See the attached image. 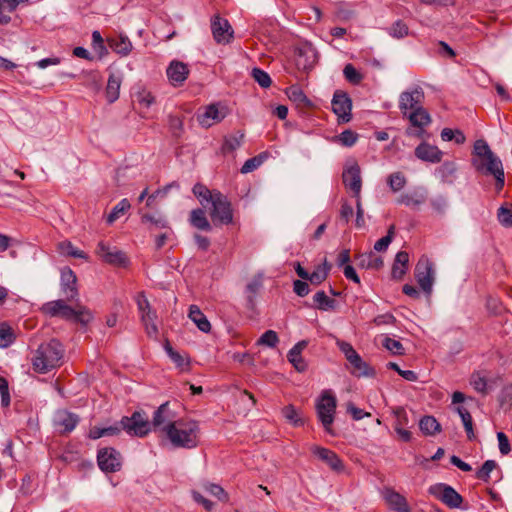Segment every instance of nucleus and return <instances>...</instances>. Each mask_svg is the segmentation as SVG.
I'll return each instance as SVG.
<instances>
[{
	"label": "nucleus",
	"mask_w": 512,
	"mask_h": 512,
	"mask_svg": "<svg viewBox=\"0 0 512 512\" xmlns=\"http://www.w3.org/2000/svg\"><path fill=\"white\" fill-rule=\"evenodd\" d=\"M60 288L64 299L46 302L40 308L41 312L49 317H60L65 321H72L86 326L93 320L91 310L79 303L73 308L67 302L78 301L79 291L77 277L69 267L61 269Z\"/></svg>",
	"instance_id": "1"
},
{
	"label": "nucleus",
	"mask_w": 512,
	"mask_h": 512,
	"mask_svg": "<svg viewBox=\"0 0 512 512\" xmlns=\"http://www.w3.org/2000/svg\"><path fill=\"white\" fill-rule=\"evenodd\" d=\"M193 194L203 207H209V216L215 226L233 223V209L226 195L218 190H210L202 183H196Z\"/></svg>",
	"instance_id": "2"
},
{
	"label": "nucleus",
	"mask_w": 512,
	"mask_h": 512,
	"mask_svg": "<svg viewBox=\"0 0 512 512\" xmlns=\"http://www.w3.org/2000/svg\"><path fill=\"white\" fill-rule=\"evenodd\" d=\"M200 428L196 421L177 419L166 427L165 437L176 447L193 448L197 446Z\"/></svg>",
	"instance_id": "3"
},
{
	"label": "nucleus",
	"mask_w": 512,
	"mask_h": 512,
	"mask_svg": "<svg viewBox=\"0 0 512 512\" xmlns=\"http://www.w3.org/2000/svg\"><path fill=\"white\" fill-rule=\"evenodd\" d=\"M63 355L64 349L58 340L52 339L47 343H42L32 358L34 371L44 374L60 366Z\"/></svg>",
	"instance_id": "4"
},
{
	"label": "nucleus",
	"mask_w": 512,
	"mask_h": 512,
	"mask_svg": "<svg viewBox=\"0 0 512 512\" xmlns=\"http://www.w3.org/2000/svg\"><path fill=\"white\" fill-rule=\"evenodd\" d=\"M472 165L476 171L483 175L493 176L496 180L497 189H502L505 183L502 161L494 153L483 159H472Z\"/></svg>",
	"instance_id": "5"
},
{
	"label": "nucleus",
	"mask_w": 512,
	"mask_h": 512,
	"mask_svg": "<svg viewBox=\"0 0 512 512\" xmlns=\"http://www.w3.org/2000/svg\"><path fill=\"white\" fill-rule=\"evenodd\" d=\"M336 407V397L330 390H324L316 401L317 417L327 432H331Z\"/></svg>",
	"instance_id": "6"
},
{
	"label": "nucleus",
	"mask_w": 512,
	"mask_h": 512,
	"mask_svg": "<svg viewBox=\"0 0 512 512\" xmlns=\"http://www.w3.org/2000/svg\"><path fill=\"white\" fill-rule=\"evenodd\" d=\"M123 431L130 436L144 437L152 430L150 421L144 411H135L130 417L121 419Z\"/></svg>",
	"instance_id": "7"
},
{
	"label": "nucleus",
	"mask_w": 512,
	"mask_h": 512,
	"mask_svg": "<svg viewBox=\"0 0 512 512\" xmlns=\"http://www.w3.org/2000/svg\"><path fill=\"white\" fill-rule=\"evenodd\" d=\"M415 278L420 288L427 294L432 293L434 284V264L426 256H422L415 267Z\"/></svg>",
	"instance_id": "8"
},
{
	"label": "nucleus",
	"mask_w": 512,
	"mask_h": 512,
	"mask_svg": "<svg viewBox=\"0 0 512 512\" xmlns=\"http://www.w3.org/2000/svg\"><path fill=\"white\" fill-rule=\"evenodd\" d=\"M429 493L435 496L451 509L462 508L463 497L451 486L438 483L429 488Z\"/></svg>",
	"instance_id": "9"
},
{
	"label": "nucleus",
	"mask_w": 512,
	"mask_h": 512,
	"mask_svg": "<svg viewBox=\"0 0 512 512\" xmlns=\"http://www.w3.org/2000/svg\"><path fill=\"white\" fill-rule=\"evenodd\" d=\"M318 61V52L310 43H304L295 49V64L299 70L309 72Z\"/></svg>",
	"instance_id": "10"
},
{
	"label": "nucleus",
	"mask_w": 512,
	"mask_h": 512,
	"mask_svg": "<svg viewBox=\"0 0 512 512\" xmlns=\"http://www.w3.org/2000/svg\"><path fill=\"white\" fill-rule=\"evenodd\" d=\"M176 414L170 409V402L162 403L153 413L150 421L154 432H162L166 435V427L171 423H176Z\"/></svg>",
	"instance_id": "11"
},
{
	"label": "nucleus",
	"mask_w": 512,
	"mask_h": 512,
	"mask_svg": "<svg viewBox=\"0 0 512 512\" xmlns=\"http://www.w3.org/2000/svg\"><path fill=\"white\" fill-rule=\"evenodd\" d=\"M96 253L103 261L114 266L125 267L129 263V259L123 251L105 242L98 243Z\"/></svg>",
	"instance_id": "12"
},
{
	"label": "nucleus",
	"mask_w": 512,
	"mask_h": 512,
	"mask_svg": "<svg viewBox=\"0 0 512 512\" xmlns=\"http://www.w3.org/2000/svg\"><path fill=\"white\" fill-rule=\"evenodd\" d=\"M331 105L332 111L338 116L339 122L347 123L351 120L352 100L346 92L335 91Z\"/></svg>",
	"instance_id": "13"
},
{
	"label": "nucleus",
	"mask_w": 512,
	"mask_h": 512,
	"mask_svg": "<svg viewBox=\"0 0 512 512\" xmlns=\"http://www.w3.org/2000/svg\"><path fill=\"white\" fill-rule=\"evenodd\" d=\"M226 115L227 112L224 106L213 103L204 107V110L197 114V120L201 126L208 128L221 122Z\"/></svg>",
	"instance_id": "14"
},
{
	"label": "nucleus",
	"mask_w": 512,
	"mask_h": 512,
	"mask_svg": "<svg viewBox=\"0 0 512 512\" xmlns=\"http://www.w3.org/2000/svg\"><path fill=\"white\" fill-rule=\"evenodd\" d=\"M423 100L424 92L421 87H415L411 91H404L400 94L399 109L402 111L403 115L406 116L408 115V110L414 111L421 108Z\"/></svg>",
	"instance_id": "15"
},
{
	"label": "nucleus",
	"mask_w": 512,
	"mask_h": 512,
	"mask_svg": "<svg viewBox=\"0 0 512 512\" xmlns=\"http://www.w3.org/2000/svg\"><path fill=\"white\" fill-rule=\"evenodd\" d=\"M79 416L66 409H59L53 417V425L55 429L61 433H69L75 429L79 423Z\"/></svg>",
	"instance_id": "16"
},
{
	"label": "nucleus",
	"mask_w": 512,
	"mask_h": 512,
	"mask_svg": "<svg viewBox=\"0 0 512 512\" xmlns=\"http://www.w3.org/2000/svg\"><path fill=\"white\" fill-rule=\"evenodd\" d=\"M97 462L102 471L116 472L121 468L122 457L119 450H99Z\"/></svg>",
	"instance_id": "17"
},
{
	"label": "nucleus",
	"mask_w": 512,
	"mask_h": 512,
	"mask_svg": "<svg viewBox=\"0 0 512 512\" xmlns=\"http://www.w3.org/2000/svg\"><path fill=\"white\" fill-rule=\"evenodd\" d=\"M211 30L217 43H229L233 38V29L228 20L216 15L211 20Z\"/></svg>",
	"instance_id": "18"
},
{
	"label": "nucleus",
	"mask_w": 512,
	"mask_h": 512,
	"mask_svg": "<svg viewBox=\"0 0 512 512\" xmlns=\"http://www.w3.org/2000/svg\"><path fill=\"white\" fill-rule=\"evenodd\" d=\"M386 504L394 512H411L406 498L390 487H385L381 492Z\"/></svg>",
	"instance_id": "19"
},
{
	"label": "nucleus",
	"mask_w": 512,
	"mask_h": 512,
	"mask_svg": "<svg viewBox=\"0 0 512 512\" xmlns=\"http://www.w3.org/2000/svg\"><path fill=\"white\" fill-rule=\"evenodd\" d=\"M343 183L346 188L350 189L355 197L360 196L362 188V179L360 175V167L358 164H353L343 171Z\"/></svg>",
	"instance_id": "20"
},
{
	"label": "nucleus",
	"mask_w": 512,
	"mask_h": 512,
	"mask_svg": "<svg viewBox=\"0 0 512 512\" xmlns=\"http://www.w3.org/2000/svg\"><path fill=\"white\" fill-rule=\"evenodd\" d=\"M167 77L170 81V83L177 87L184 83V81L187 79L189 75V68L187 64L173 60L167 70H166Z\"/></svg>",
	"instance_id": "21"
},
{
	"label": "nucleus",
	"mask_w": 512,
	"mask_h": 512,
	"mask_svg": "<svg viewBox=\"0 0 512 512\" xmlns=\"http://www.w3.org/2000/svg\"><path fill=\"white\" fill-rule=\"evenodd\" d=\"M414 153L418 159L430 163H439L443 157V152L437 146L427 142L420 143L415 148Z\"/></svg>",
	"instance_id": "22"
},
{
	"label": "nucleus",
	"mask_w": 512,
	"mask_h": 512,
	"mask_svg": "<svg viewBox=\"0 0 512 512\" xmlns=\"http://www.w3.org/2000/svg\"><path fill=\"white\" fill-rule=\"evenodd\" d=\"M314 456L325 462L332 470L341 472L344 469L342 461L334 453V450H313Z\"/></svg>",
	"instance_id": "23"
},
{
	"label": "nucleus",
	"mask_w": 512,
	"mask_h": 512,
	"mask_svg": "<svg viewBox=\"0 0 512 512\" xmlns=\"http://www.w3.org/2000/svg\"><path fill=\"white\" fill-rule=\"evenodd\" d=\"M357 266L365 269L379 270L383 267V259L379 256H375L372 252L359 253L355 256Z\"/></svg>",
	"instance_id": "24"
},
{
	"label": "nucleus",
	"mask_w": 512,
	"mask_h": 512,
	"mask_svg": "<svg viewBox=\"0 0 512 512\" xmlns=\"http://www.w3.org/2000/svg\"><path fill=\"white\" fill-rule=\"evenodd\" d=\"M409 262V255L406 251H399L392 265L391 276L395 280H401L406 274Z\"/></svg>",
	"instance_id": "25"
},
{
	"label": "nucleus",
	"mask_w": 512,
	"mask_h": 512,
	"mask_svg": "<svg viewBox=\"0 0 512 512\" xmlns=\"http://www.w3.org/2000/svg\"><path fill=\"white\" fill-rule=\"evenodd\" d=\"M348 362L353 367L352 374L356 377H374L376 375L375 369L363 361L359 354Z\"/></svg>",
	"instance_id": "26"
},
{
	"label": "nucleus",
	"mask_w": 512,
	"mask_h": 512,
	"mask_svg": "<svg viewBox=\"0 0 512 512\" xmlns=\"http://www.w3.org/2000/svg\"><path fill=\"white\" fill-rule=\"evenodd\" d=\"M121 431H123L121 420L118 423H115L114 425H110L107 427H98L93 426L90 428L88 437L90 439H99L101 437H110V436H116Z\"/></svg>",
	"instance_id": "27"
},
{
	"label": "nucleus",
	"mask_w": 512,
	"mask_h": 512,
	"mask_svg": "<svg viewBox=\"0 0 512 512\" xmlns=\"http://www.w3.org/2000/svg\"><path fill=\"white\" fill-rule=\"evenodd\" d=\"M189 319L204 333H209L211 324L197 305H191L188 313Z\"/></svg>",
	"instance_id": "28"
},
{
	"label": "nucleus",
	"mask_w": 512,
	"mask_h": 512,
	"mask_svg": "<svg viewBox=\"0 0 512 512\" xmlns=\"http://www.w3.org/2000/svg\"><path fill=\"white\" fill-rule=\"evenodd\" d=\"M262 276L257 275L255 276L247 285L245 289L246 293V301H247V308L250 310H254L256 306V296L260 289L262 288Z\"/></svg>",
	"instance_id": "29"
},
{
	"label": "nucleus",
	"mask_w": 512,
	"mask_h": 512,
	"mask_svg": "<svg viewBox=\"0 0 512 512\" xmlns=\"http://www.w3.org/2000/svg\"><path fill=\"white\" fill-rule=\"evenodd\" d=\"M141 222L142 224L147 225L149 231L157 229H168L171 231L167 219L161 214H142Z\"/></svg>",
	"instance_id": "30"
},
{
	"label": "nucleus",
	"mask_w": 512,
	"mask_h": 512,
	"mask_svg": "<svg viewBox=\"0 0 512 512\" xmlns=\"http://www.w3.org/2000/svg\"><path fill=\"white\" fill-rule=\"evenodd\" d=\"M245 138L243 131H237L235 134L225 136L221 146L223 154H229L241 147Z\"/></svg>",
	"instance_id": "31"
},
{
	"label": "nucleus",
	"mask_w": 512,
	"mask_h": 512,
	"mask_svg": "<svg viewBox=\"0 0 512 512\" xmlns=\"http://www.w3.org/2000/svg\"><path fill=\"white\" fill-rule=\"evenodd\" d=\"M110 48L121 56H127L132 50V43L125 35H119L116 38H109Z\"/></svg>",
	"instance_id": "32"
},
{
	"label": "nucleus",
	"mask_w": 512,
	"mask_h": 512,
	"mask_svg": "<svg viewBox=\"0 0 512 512\" xmlns=\"http://www.w3.org/2000/svg\"><path fill=\"white\" fill-rule=\"evenodd\" d=\"M190 224L203 231H211L212 225L208 221L205 211L201 208H197L191 211L190 213Z\"/></svg>",
	"instance_id": "33"
},
{
	"label": "nucleus",
	"mask_w": 512,
	"mask_h": 512,
	"mask_svg": "<svg viewBox=\"0 0 512 512\" xmlns=\"http://www.w3.org/2000/svg\"><path fill=\"white\" fill-rule=\"evenodd\" d=\"M426 201V191L423 189L416 190L412 193H404L400 195L397 202L406 206H419Z\"/></svg>",
	"instance_id": "34"
},
{
	"label": "nucleus",
	"mask_w": 512,
	"mask_h": 512,
	"mask_svg": "<svg viewBox=\"0 0 512 512\" xmlns=\"http://www.w3.org/2000/svg\"><path fill=\"white\" fill-rule=\"evenodd\" d=\"M419 428L423 434L433 436L441 431V425L434 416H423L419 421Z\"/></svg>",
	"instance_id": "35"
},
{
	"label": "nucleus",
	"mask_w": 512,
	"mask_h": 512,
	"mask_svg": "<svg viewBox=\"0 0 512 512\" xmlns=\"http://www.w3.org/2000/svg\"><path fill=\"white\" fill-rule=\"evenodd\" d=\"M407 116H408L410 123L413 126L421 128V129L423 127L429 125L431 122V118H430L428 111L426 109H424L423 107L418 108L414 111H411Z\"/></svg>",
	"instance_id": "36"
},
{
	"label": "nucleus",
	"mask_w": 512,
	"mask_h": 512,
	"mask_svg": "<svg viewBox=\"0 0 512 512\" xmlns=\"http://www.w3.org/2000/svg\"><path fill=\"white\" fill-rule=\"evenodd\" d=\"M330 269L331 265L325 259L312 273H309L308 281L313 285H320L327 279Z\"/></svg>",
	"instance_id": "37"
},
{
	"label": "nucleus",
	"mask_w": 512,
	"mask_h": 512,
	"mask_svg": "<svg viewBox=\"0 0 512 512\" xmlns=\"http://www.w3.org/2000/svg\"><path fill=\"white\" fill-rule=\"evenodd\" d=\"M22 0H0V24L6 25L11 21L10 13L14 12Z\"/></svg>",
	"instance_id": "38"
},
{
	"label": "nucleus",
	"mask_w": 512,
	"mask_h": 512,
	"mask_svg": "<svg viewBox=\"0 0 512 512\" xmlns=\"http://www.w3.org/2000/svg\"><path fill=\"white\" fill-rule=\"evenodd\" d=\"M314 307L321 311L334 310L336 307V301L330 298L326 293L321 290L315 293L313 296Z\"/></svg>",
	"instance_id": "39"
},
{
	"label": "nucleus",
	"mask_w": 512,
	"mask_h": 512,
	"mask_svg": "<svg viewBox=\"0 0 512 512\" xmlns=\"http://www.w3.org/2000/svg\"><path fill=\"white\" fill-rule=\"evenodd\" d=\"M120 86V77L116 76L115 74H111L108 78L106 87V97L109 103H113L119 98Z\"/></svg>",
	"instance_id": "40"
},
{
	"label": "nucleus",
	"mask_w": 512,
	"mask_h": 512,
	"mask_svg": "<svg viewBox=\"0 0 512 512\" xmlns=\"http://www.w3.org/2000/svg\"><path fill=\"white\" fill-rule=\"evenodd\" d=\"M283 417L293 426L298 427L304 424V419L300 412L293 406L287 405L282 409Z\"/></svg>",
	"instance_id": "41"
},
{
	"label": "nucleus",
	"mask_w": 512,
	"mask_h": 512,
	"mask_svg": "<svg viewBox=\"0 0 512 512\" xmlns=\"http://www.w3.org/2000/svg\"><path fill=\"white\" fill-rule=\"evenodd\" d=\"M156 318V312H147L144 313L141 317V321L149 337H156L158 334V328L155 324Z\"/></svg>",
	"instance_id": "42"
},
{
	"label": "nucleus",
	"mask_w": 512,
	"mask_h": 512,
	"mask_svg": "<svg viewBox=\"0 0 512 512\" xmlns=\"http://www.w3.org/2000/svg\"><path fill=\"white\" fill-rule=\"evenodd\" d=\"M14 340L13 329L7 323H0V348L9 347Z\"/></svg>",
	"instance_id": "43"
},
{
	"label": "nucleus",
	"mask_w": 512,
	"mask_h": 512,
	"mask_svg": "<svg viewBox=\"0 0 512 512\" xmlns=\"http://www.w3.org/2000/svg\"><path fill=\"white\" fill-rule=\"evenodd\" d=\"M92 48L97 53L98 57L102 59L108 55V49L104 44V39L98 30L92 32Z\"/></svg>",
	"instance_id": "44"
},
{
	"label": "nucleus",
	"mask_w": 512,
	"mask_h": 512,
	"mask_svg": "<svg viewBox=\"0 0 512 512\" xmlns=\"http://www.w3.org/2000/svg\"><path fill=\"white\" fill-rule=\"evenodd\" d=\"M287 95L290 100L297 104H301L304 106H309L311 104V101L307 98L302 89L298 86H291L287 90Z\"/></svg>",
	"instance_id": "45"
},
{
	"label": "nucleus",
	"mask_w": 512,
	"mask_h": 512,
	"mask_svg": "<svg viewBox=\"0 0 512 512\" xmlns=\"http://www.w3.org/2000/svg\"><path fill=\"white\" fill-rule=\"evenodd\" d=\"M456 410L461 417L468 438L472 439L474 437L473 421L469 411L463 406L457 407Z\"/></svg>",
	"instance_id": "46"
},
{
	"label": "nucleus",
	"mask_w": 512,
	"mask_h": 512,
	"mask_svg": "<svg viewBox=\"0 0 512 512\" xmlns=\"http://www.w3.org/2000/svg\"><path fill=\"white\" fill-rule=\"evenodd\" d=\"M395 235V226L391 225L388 228L387 235L377 240L374 244V250L376 252H385L391 242L393 241Z\"/></svg>",
	"instance_id": "47"
},
{
	"label": "nucleus",
	"mask_w": 512,
	"mask_h": 512,
	"mask_svg": "<svg viewBox=\"0 0 512 512\" xmlns=\"http://www.w3.org/2000/svg\"><path fill=\"white\" fill-rule=\"evenodd\" d=\"M130 206L131 205L127 199H122L107 216V223L112 224L121 215H123L130 208Z\"/></svg>",
	"instance_id": "48"
},
{
	"label": "nucleus",
	"mask_w": 512,
	"mask_h": 512,
	"mask_svg": "<svg viewBox=\"0 0 512 512\" xmlns=\"http://www.w3.org/2000/svg\"><path fill=\"white\" fill-rule=\"evenodd\" d=\"M492 153L488 143L483 139H478L474 143L472 159H483Z\"/></svg>",
	"instance_id": "49"
},
{
	"label": "nucleus",
	"mask_w": 512,
	"mask_h": 512,
	"mask_svg": "<svg viewBox=\"0 0 512 512\" xmlns=\"http://www.w3.org/2000/svg\"><path fill=\"white\" fill-rule=\"evenodd\" d=\"M387 183L393 192H398L406 185V178L403 173L394 172L389 175Z\"/></svg>",
	"instance_id": "50"
},
{
	"label": "nucleus",
	"mask_w": 512,
	"mask_h": 512,
	"mask_svg": "<svg viewBox=\"0 0 512 512\" xmlns=\"http://www.w3.org/2000/svg\"><path fill=\"white\" fill-rule=\"evenodd\" d=\"M251 76L262 88H269L272 84L270 75L260 68H253Z\"/></svg>",
	"instance_id": "51"
},
{
	"label": "nucleus",
	"mask_w": 512,
	"mask_h": 512,
	"mask_svg": "<svg viewBox=\"0 0 512 512\" xmlns=\"http://www.w3.org/2000/svg\"><path fill=\"white\" fill-rule=\"evenodd\" d=\"M53 458H57L65 463H73L78 460L77 450H52L50 455Z\"/></svg>",
	"instance_id": "52"
},
{
	"label": "nucleus",
	"mask_w": 512,
	"mask_h": 512,
	"mask_svg": "<svg viewBox=\"0 0 512 512\" xmlns=\"http://www.w3.org/2000/svg\"><path fill=\"white\" fill-rule=\"evenodd\" d=\"M497 467V463L494 460H487L483 463L481 468L476 472V477L483 481L489 482L490 473Z\"/></svg>",
	"instance_id": "53"
},
{
	"label": "nucleus",
	"mask_w": 512,
	"mask_h": 512,
	"mask_svg": "<svg viewBox=\"0 0 512 512\" xmlns=\"http://www.w3.org/2000/svg\"><path fill=\"white\" fill-rule=\"evenodd\" d=\"M265 157L266 155L262 153L246 160L243 166L241 167L240 172L242 174H246L256 170L263 163Z\"/></svg>",
	"instance_id": "54"
},
{
	"label": "nucleus",
	"mask_w": 512,
	"mask_h": 512,
	"mask_svg": "<svg viewBox=\"0 0 512 512\" xmlns=\"http://www.w3.org/2000/svg\"><path fill=\"white\" fill-rule=\"evenodd\" d=\"M497 218L504 227H512V205H503L498 209Z\"/></svg>",
	"instance_id": "55"
},
{
	"label": "nucleus",
	"mask_w": 512,
	"mask_h": 512,
	"mask_svg": "<svg viewBox=\"0 0 512 512\" xmlns=\"http://www.w3.org/2000/svg\"><path fill=\"white\" fill-rule=\"evenodd\" d=\"M343 74L345 79L354 85L359 84L363 80V75L350 63L345 65Z\"/></svg>",
	"instance_id": "56"
},
{
	"label": "nucleus",
	"mask_w": 512,
	"mask_h": 512,
	"mask_svg": "<svg viewBox=\"0 0 512 512\" xmlns=\"http://www.w3.org/2000/svg\"><path fill=\"white\" fill-rule=\"evenodd\" d=\"M409 33L408 26L402 21L397 20L389 29V34L397 39H401L407 36Z\"/></svg>",
	"instance_id": "57"
},
{
	"label": "nucleus",
	"mask_w": 512,
	"mask_h": 512,
	"mask_svg": "<svg viewBox=\"0 0 512 512\" xmlns=\"http://www.w3.org/2000/svg\"><path fill=\"white\" fill-rule=\"evenodd\" d=\"M59 249L64 255L82 259L86 258V254L83 251L74 248L71 242H61L59 244Z\"/></svg>",
	"instance_id": "58"
},
{
	"label": "nucleus",
	"mask_w": 512,
	"mask_h": 512,
	"mask_svg": "<svg viewBox=\"0 0 512 512\" xmlns=\"http://www.w3.org/2000/svg\"><path fill=\"white\" fill-rule=\"evenodd\" d=\"M278 342H279L278 335L273 330H267L266 332H264L257 341L258 344L266 345L271 348H274Z\"/></svg>",
	"instance_id": "59"
},
{
	"label": "nucleus",
	"mask_w": 512,
	"mask_h": 512,
	"mask_svg": "<svg viewBox=\"0 0 512 512\" xmlns=\"http://www.w3.org/2000/svg\"><path fill=\"white\" fill-rule=\"evenodd\" d=\"M382 345L387 350L392 352L393 354H396V355H403L404 354L403 345L398 340L392 339L390 337H385L383 342H382Z\"/></svg>",
	"instance_id": "60"
},
{
	"label": "nucleus",
	"mask_w": 512,
	"mask_h": 512,
	"mask_svg": "<svg viewBox=\"0 0 512 512\" xmlns=\"http://www.w3.org/2000/svg\"><path fill=\"white\" fill-rule=\"evenodd\" d=\"M0 395H1V404L3 407H7L10 404V393L8 381L5 377L0 376Z\"/></svg>",
	"instance_id": "61"
},
{
	"label": "nucleus",
	"mask_w": 512,
	"mask_h": 512,
	"mask_svg": "<svg viewBox=\"0 0 512 512\" xmlns=\"http://www.w3.org/2000/svg\"><path fill=\"white\" fill-rule=\"evenodd\" d=\"M204 488L207 492L217 497L220 501L228 500V495L221 486L217 484H206L204 485Z\"/></svg>",
	"instance_id": "62"
},
{
	"label": "nucleus",
	"mask_w": 512,
	"mask_h": 512,
	"mask_svg": "<svg viewBox=\"0 0 512 512\" xmlns=\"http://www.w3.org/2000/svg\"><path fill=\"white\" fill-rule=\"evenodd\" d=\"M288 360L298 372H304L307 369V363L301 354L291 355V351L288 352Z\"/></svg>",
	"instance_id": "63"
},
{
	"label": "nucleus",
	"mask_w": 512,
	"mask_h": 512,
	"mask_svg": "<svg viewBox=\"0 0 512 512\" xmlns=\"http://www.w3.org/2000/svg\"><path fill=\"white\" fill-rule=\"evenodd\" d=\"M358 139V135L352 130H345L339 135V142L346 147L353 146Z\"/></svg>",
	"instance_id": "64"
}]
</instances>
